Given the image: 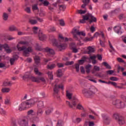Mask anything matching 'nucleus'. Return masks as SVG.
Segmentation results:
<instances>
[{
    "mask_svg": "<svg viewBox=\"0 0 126 126\" xmlns=\"http://www.w3.org/2000/svg\"><path fill=\"white\" fill-rule=\"evenodd\" d=\"M66 95L67 98H68L69 100H70L71 101V102L66 101V104L68 105L69 107H70L71 109H73V110H74V109H75V107H76V105L78 104V99H77L76 97H71L72 96V94L68 93V91H66Z\"/></svg>",
    "mask_w": 126,
    "mask_h": 126,
    "instance_id": "1",
    "label": "nucleus"
},
{
    "mask_svg": "<svg viewBox=\"0 0 126 126\" xmlns=\"http://www.w3.org/2000/svg\"><path fill=\"white\" fill-rule=\"evenodd\" d=\"M98 91V89L94 86H91L90 88H85L82 90V93L85 96L88 97L92 95H95L96 92Z\"/></svg>",
    "mask_w": 126,
    "mask_h": 126,
    "instance_id": "2",
    "label": "nucleus"
},
{
    "mask_svg": "<svg viewBox=\"0 0 126 126\" xmlns=\"http://www.w3.org/2000/svg\"><path fill=\"white\" fill-rule=\"evenodd\" d=\"M114 119L117 121L118 123L120 126H123L126 124V120H125V118L123 116H120L118 114H115L113 116Z\"/></svg>",
    "mask_w": 126,
    "mask_h": 126,
    "instance_id": "3",
    "label": "nucleus"
},
{
    "mask_svg": "<svg viewBox=\"0 0 126 126\" xmlns=\"http://www.w3.org/2000/svg\"><path fill=\"white\" fill-rule=\"evenodd\" d=\"M83 2L84 4L82 5L81 7L82 8H85V10H82L81 9L78 10V13L79 14H85V13L87 12V9L85 7H86V5H87L90 2H88V0H83Z\"/></svg>",
    "mask_w": 126,
    "mask_h": 126,
    "instance_id": "4",
    "label": "nucleus"
},
{
    "mask_svg": "<svg viewBox=\"0 0 126 126\" xmlns=\"http://www.w3.org/2000/svg\"><path fill=\"white\" fill-rule=\"evenodd\" d=\"M38 101L39 99L38 98H34L28 100L26 103L28 106V108H30L31 107H32V106H34V105Z\"/></svg>",
    "mask_w": 126,
    "mask_h": 126,
    "instance_id": "5",
    "label": "nucleus"
},
{
    "mask_svg": "<svg viewBox=\"0 0 126 126\" xmlns=\"http://www.w3.org/2000/svg\"><path fill=\"white\" fill-rule=\"evenodd\" d=\"M17 49L19 52H22V51H24V50H26L29 53H32V52H33V49H32V47H29L28 48H26V46L20 47V45H19V44H17Z\"/></svg>",
    "mask_w": 126,
    "mask_h": 126,
    "instance_id": "6",
    "label": "nucleus"
},
{
    "mask_svg": "<svg viewBox=\"0 0 126 126\" xmlns=\"http://www.w3.org/2000/svg\"><path fill=\"white\" fill-rule=\"evenodd\" d=\"M18 123L21 126H28V118L27 117H24L19 120Z\"/></svg>",
    "mask_w": 126,
    "mask_h": 126,
    "instance_id": "7",
    "label": "nucleus"
},
{
    "mask_svg": "<svg viewBox=\"0 0 126 126\" xmlns=\"http://www.w3.org/2000/svg\"><path fill=\"white\" fill-rule=\"evenodd\" d=\"M53 45L59 49L60 51H62V50H64V49H65V47H66V45L59 43L58 42H57V40H55V42L53 43Z\"/></svg>",
    "mask_w": 126,
    "mask_h": 126,
    "instance_id": "8",
    "label": "nucleus"
},
{
    "mask_svg": "<svg viewBox=\"0 0 126 126\" xmlns=\"http://www.w3.org/2000/svg\"><path fill=\"white\" fill-rule=\"evenodd\" d=\"M45 51L47 53V55L49 56V57H54V56L56 55V52H55V50L53 49L47 47L45 49Z\"/></svg>",
    "mask_w": 126,
    "mask_h": 126,
    "instance_id": "9",
    "label": "nucleus"
},
{
    "mask_svg": "<svg viewBox=\"0 0 126 126\" xmlns=\"http://www.w3.org/2000/svg\"><path fill=\"white\" fill-rule=\"evenodd\" d=\"M79 32V31H78L77 30V29L74 28L73 29L72 33H73V38L74 39V40H76V41L79 40V38L78 37V36H77Z\"/></svg>",
    "mask_w": 126,
    "mask_h": 126,
    "instance_id": "10",
    "label": "nucleus"
},
{
    "mask_svg": "<svg viewBox=\"0 0 126 126\" xmlns=\"http://www.w3.org/2000/svg\"><path fill=\"white\" fill-rule=\"evenodd\" d=\"M60 88L62 89V90H63V84H61L59 85L56 84L54 88V91L55 93L58 94L59 93V89H60Z\"/></svg>",
    "mask_w": 126,
    "mask_h": 126,
    "instance_id": "11",
    "label": "nucleus"
},
{
    "mask_svg": "<svg viewBox=\"0 0 126 126\" xmlns=\"http://www.w3.org/2000/svg\"><path fill=\"white\" fill-rule=\"evenodd\" d=\"M27 108H28V105H27L26 102H23L19 105V111H24V110H26Z\"/></svg>",
    "mask_w": 126,
    "mask_h": 126,
    "instance_id": "12",
    "label": "nucleus"
},
{
    "mask_svg": "<svg viewBox=\"0 0 126 126\" xmlns=\"http://www.w3.org/2000/svg\"><path fill=\"white\" fill-rule=\"evenodd\" d=\"M114 30L115 33L118 34V35H122L123 34V31H122V27L121 26H115L114 28Z\"/></svg>",
    "mask_w": 126,
    "mask_h": 126,
    "instance_id": "13",
    "label": "nucleus"
},
{
    "mask_svg": "<svg viewBox=\"0 0 126 126\" xmlns=\"http://www.w3.org/2000/svg\"><path fill=\"white\" fill-rule=\"evenodd\" d=\"M3 49H4L5 52L8 54H10L12 52V50L9 48V46L7 44H3Z\"/></svg>",
    "mask_w": 126,
    "mask_h": 126,
    "instance_id": "14",
    "label": "nucleus"
},
{
    "mask_svg": "<svg viewBox=\"0 0 126 126\" xmlns=\"http://www.w3.org/2000/svg\"><path fill=\"white\" fill-rule=\"evenodd\" d=\"M87 16L89 18L88 20H89L90 18L91 20L94 21V22H97V19L96 18V17H94V16L92 15V14L88 13L87 14Z\"/></svg>",
    "mask_w": 126,
    "mask_h": 126,
    "instance_id": "15",
    "label": "nucleus"
},
{
    "mask_svg": "<svg viewBox=\"0 0 126 126\" xmlns=\"http://www.w3.org/2000/svg\"><path fill=\"white\" fill-rule=\"evenodd\" d=\"M52 112H53V108H52V107H47L45 109V114L46 116H49V115H51L52 113Z\"/></svg>",
    "mask_w": 126,
    "mask_h": 126,
    "instance_id": "16",
    "label": "nucleus"
},
{
    "mask_svg": "<svg viewBox=\"0 0 126 126\" xmlns=\"http://www.w3.org/2000/svg\"><path fill=\"white\" fill-rule=\"evenodd\" d=\"M30 79L32 82H36V83H39V77H34L33 76H31Z\"/></svg>",
    "mask_w": 126,
    "mask_h": 126,
    "instance_id": "17",
    "label": "nucleus"
},
{
    "mask_svg": "<svg viewBox=\"0 0 126 126\" xmlns=\"http://www.w3.org/2000/svg\"><path fill=\"white\" fill-rule=\"evenodd\" d=\"M88 16H87V14L83 16V19L80 20V23H86V22L85 21H88Z\"/></svg>",
    "mask_w": 126,
    "mask_h": 126,
    "instance_id": "18",
    "label": "nucleus"
},
{
    "mask_svg": "<svg viewBox=\"0 0 126 126\" xmlns=\"http://www.w3.org/2000/svg\"><path fill=\"white\" fill-rule=\"evenodd\" d=\"M38 36L40 41H43L46 38V36L45 34H43V32L41 31H39L38 32Z\"/></svg>",
    "mask_w": 126,
    "mask_h": 126,
    "instance_id": "19",
    "label": "nucleus"
},
{
    "mask_svg": "<svg viewBox=\"0 0 126 126\" xmlns=\"http://www.w3.org/2000/svg\"><path fill=\"white\" fill-rule=\"evenodd\" d=\"M34 72L36 74V75H38V76H42L44 75V73L39 71V69L38 68H35L34 69Z\"/></svg>",
    "mask_w": 126,
    "mask_h": 126,
    "instance_id": "20",
    "label": "nucleus"
},
{
    "mask_svg": "<svg viewBox=\"0 0 126 126\" xmlns=\"http://www.w3.org/2000/svg\"><path fill=\"white\" fill-rule=\"evenodd\" d=\"M43 114H44V111H43V109L42 108H38L36 115L38 117H42L43 116Z\"/></svg>",
    "mask_w": 126,
    "mask_h": 126,
    "instance_id": "21",
    "label": "nucleus"
},
{
    "mask_svg": "<svg viewBox=\"0 0 126 126\" xmlns=\"http://www.w3.org/2000/svg\"><path fill=\"white\" fill-rule=\"evenodd\" d=\"M9 31L10 32H13L14 31H18V29L16 28V27L14 25H12L10 27H9Z\"/></svg>",
    "mask_w": 126,
    "mask_h": 126,
    "instance_id": "22",
    "label": "nucleus"
},
{
    "mask_svg": "<svg viewBox=\"0 0 126 126\" xmlns=\"http://www.w3.org/2000/svg\"><path fill=\"white\" fill-rule=\"evenodd\" d=\"M37 102H38V103H37L38 109H42L44 108V102H43L42 101H39V99H38V101Z\"/></svg>",
    "mask_w": 126,
    "mask_h": 126,
    "instance_id": "23",
    "label": "nucleus"
},
{
    "mask_svg": "<svg viewBox=\"0 0 126 126\" xmlns=\"http://www.w3.org/2000/svg\"><path fill=\"white\" fill-rule=\"evenodd\" d=\"M94 52H95V50L94 49V48H92L91 46H89L88 47V51L87 53L89 55H90V54H92V53H94Z\"/></svg>",
    "mask_w": 126,
    "mask_h": 126,
    "instance_id": "24",
    "label": "nucleus"
},
{
    "mask_svg": "<svg viewBox=\"0 0 126 126\" xmlns=\"http://www.w3.org/2000/svg\"><path fill=\"white\" fill-rule=\"evenodd\" d=\"M102 64L103 65H104V66L106 67V68L107 69H112V67H111V65H110L107 62H103L102 63Z\"/></svg>",
    "mask_w": 126,
    "mask_h": 126,
    "instance_id": "25",
    "label": "nucleus"
},
{
    "mask_svg": "<svg viewBox=\"0 0 126 126\" xmlns=\"http://www.w3.org/2000/svg\"><path fill=\"white\" fill-rule=\"evenodd\" d=\"M29 22L32 25H35V24H37V23H38V22L37 21V20H33L31 19H29Z\"/></svg>",
    "mask_w": 126,
    "mask_h": 126,
    "instance_id": "26",
    "label": "nucleus"
},
{
    "mask_svg": "<svg viewBox=\"0 0 126 126\" xmlns=\"http://www.w3.org/2000/svg\"><path fill=\"white\" fill-rule=\"evenodd\" d=\"M116 108H118L119 109H121L122 108H125V103L121 101V102L120 103V104H118L117 105V106H116Z\"/></svg>",
    "mask_w": 126,
    "mask_h": 126,
    "instance_id": "27",
    "label": "nucleus"
},
{
    "mask_svg": "<svg viewBox=\"0 0 126 126\" xmlns=\"http://www.w3.org/2000/svg\"><path fill=\"white\" fill-rule=\"evenodd\" d=\"M35 63L36 64H38L40 63V57L38 56H35L34 57Z\"/></svg>",
    "mask_w": 126,
    "mask_h": 126,
    "instance_id": "28",
    "label": "nucleus"
},
{
    "mask_svg": "<svg viewBox=\"0 0 126 126\" xmlns=\"http://www.w3.org/2000/svg\"><path fill=\"white\" fill-rule=\"evenodd\" d=\"M48 75V77L50 80H53L54 79V76L53 75V72L49 71L47 73Z\"/></svg>",
    "mask_w": 126,
    "mask_h": 126,
    "instance_id": "29",
    "label": "nucleus"
},
{
    "mask_svg": "<svg viewBox=\"0 0 126 126\" xmlns=\"http://www.w3.org/2000/svg\"><path fill=\"white\" fill-rule=\"evenodd\" d=\"M56 67V64H48L47 65V68L48 69H50L51 70L52 69H54Z\"/></svg>",
    "mask_w": 126,
    "mask_h": 126,
    "instance_id": "30",
    "label": "nucleus"
},
{
    "mask_svg": "<svg viewBox=\"0 0 126 126\" xmlns=\"http://www.w3.org/2000/svg\"><path fill=\"white\" fill-rule=\"evenodd\" d=\"M82 59V60H79L78 63L79 64H83V63H84V62L86 60V57H85V56H83Z\"/></svg>",
    "mask_w": 126,
    "mask_h": 126,
    "instance_id": "31",
    "label": "nucleus"
},
{
    "mask_svg": "<svg viewBox=\"0 0 126 126\" xmlns=\"http://www.w3.org/2000/svg\"><path fill=\"white\" fill-rule=\"evenodd\" d=\"M57 74L58 77H61V76L63 75V71L62 70V69H58L57 72Z\"/></svg>",
    "mask_w": 126,
    "mask_h": 126,
    "instance_id": "32",
    "label": "nucleus"
},
{
    "mask_svg": "<svg viewBox=\"0 0 126 126\" xmlns=\"http://www.w3.org/2000/svg\"><path fill=\"white\" fill-rule=\"evenodd\" d=\"M63 126V121L62 120H58L56 126Z\"/></svg>",
    "mask_w": 126,
    "mask_h": 126,
    "instance_id": "33",
    "label": "nucleus"
},
{
    "mask_svg": "<svg viewBox=\"0 0 126 126\" xmlns=\"http://www.w3.org/2000/svg\"><path fill=\"white\" fill-rule=\"evenodd\" d=\"M92 65L90 64H88L86 66V72L87 74H89L90 73V67H91Z\"/></svg>",
    "mask_w": 126,
    "mask_h": 126,
    "instance_id": "34",
    "label": "nucleus"
},
{
    "mask_svg": "<svg viewBox=\"0 0 126 126\" xmlns=\"http://www.w3.org/2000/svg\"><path fill=\"white\" fill-rule=\"evenodd\" d=\"M3 19L4 21H6L8 19V14L6 13H3Z\"/></svg>",
    "mask_w": 126,
    "mask_h": 126,
    "instance_id": "35",
    "label": "nucleus"
},
{
    "mask_svg": "<svg viewBox=\"0 0 126 126\" xmlns=\"http://www.w3.org/2000/svg\"><path fill=\"white\" fill-rule=\"evenodd\" d=\"M120 103H121V100H116L113 101V104L114 105V106H116V107H117L118 105H119V104H120Z\"/></svg>",
    "mask_w": 126,
    "mask_h": 126,
    "instance_id": "36",
    "label": "nucleus"
},
{
    "mask_svg": "<svg viewBox=\"0 0 126 126\" xmlns=\"http://www.w3.org/2000/svg\"><path fill=\"white\" fill-rule=\"evenodd\" d=\"M40 80L43 83H46V80L44 77H38V83H40Z\"/></svg>",
    "mask_w": 126,
    "mask_h": 126,
    "instance_id": "37",
    "label": "nucleus"
},
{
    "mask_svg": "<svg viewBox=\"0 0 126 126\" xmlns=\"http://www.w3.org/2000/svg\"><path fill=\"white\" fill-rule=\"evenodd\" d=\"M2 92H3L4 93H8L9 91H10V89L8 88H3L1 90Z\"/></svg>",
    "mask_w": 126,
    "mask_h": 126,
    "instance_id": "38",
    "label": "nucleus"
},
{
    "mask_svg": "<svg viewBox=\"0 0 126 126\" xmlns=\"http://www.w3.org/2000/svg\"><path fill=\"white\" fill-rule=\"evenodd\" d=\"M78 37H80L81 36V35L82 36H83L84 37H85V36H86V33H85L84 32H78V34H77Z\"/></svg>",
    "mask_w": 126,
    "mask_h": 126,
    "instance_id": "39",
    "label": "nucleus"
},
{
    "mask_svg": "<svg viewBox=\"0 0 126 126\" xmlns=\"http://www.w3.org/2000/svg\"><path fill=\"white\" fill-rule=\"evenodd\" d=\"M59 9L60 10H61L62 11H64V10H65V6L63 5H59Z\"/></svg>",
    "mask_w": 126,
    "mask_h": 126,
    "instance_id": "40",
    "label": "nucleus"
},
{
    "mask_svg": "<svg viewBox=\"0 0 126 126\" xmlns=\"http://www.w3.org/2000/svg\"><path fill=\"white\" fill-rule=\"evenodd\" d=\"M35 50H36V51H42L43 48L42 47H41V46H39V44L36 43V46H35Z\"/></svg>",
    "mask_w": 126,
    "mask_h": 126,
    "instance_id": "41",
    "label": "nucleus"
},
{
    "mask_svg": "<svg viewBox=\"0 0 126 126\" xmlns=\"http://www.w3.org/2000/svg\"><path fill=\"white\" fill-rule=\"evenodd\" d=\"M48 32H55L56 28L54 27H49L48 30Z\"/></svg>",
    "mask_w": 126,
    "mask_h": 126,
    "instance_id": "42",
    "label": "nucleus"
},
{
    "mask_svg": "<svg viewBox=\"0 0 126 126\" xmlns=\"http://www.w3.org/2000/svg\"><path fill=\"white\" fill-rule=\"evenodd\" d=\"M30 77H31V76H30L29 73H27L23 76V78L24 80H25V79H27V78H30Z\"/></svg>",
    "mask_w": 126,
    "mask_h": 126,
    "instance_id": "43",
    "label": "nucleus"
},
{
    "mask_svg": "<svg viewBox=\"0 0 126 126\" xmlns=\"http://www.w3.org/2000/svg\"><path fill=\"white\" fill-rule=\"evenodd\" d=\"M23 56L24 57H29V52H28L26 49L23 50Z\"/></svg>",
    "mask_w": 126,
    "mask_h": 126,
    "instance_id": "44",
    "label": "nucleus"
},
{
    "mask_svg": "<svg viewBox=\"0 0 126 126\" xmlns=\"http://www.w3.org/2000/svg\"><path fill=\"white\" fill-rule=\"evenodd\" d=\"M3 85L4 86H11V85H12V83L11 82H4L3 83Z\"/></svg>",
    "mask_w": 126,
    "mask_h": 126,
    "instance_id": "45",
    "label": "nucleus"
},
{
    "mask_svg": "<svg viewBox=\"0 0 126 126\" xmlns=\"http://www.w3.org/2000/svg\"><path fill=\"white\" fill-rule=\"evenodd\" d=\"M108 84H111V85H113V86H114L115 88L117 87V86H118V84L116 82H111V81H109L108 83Z\"/></svg>",
    "mask_w": 126,
    "mask_h": 126,
    "instance_id": "46",
    "label": "nucleus"
},
{
    "mask_svg": "<svg viewBox=\"0 0 126 126\" xmlns=\"http://www.w3.org/2000/svg\"><path fill=\"white\" fill-rule=\"evenodd\" d=\"M81 121V118H76L75 120H73V122L75 124H79Z\"/></svg>",
    "mask_w": 126,
    "mask_h": 126,
    "instance_id": "47",
    "label": "nucleus"
},
{
    "mask_svg": "<svg viewBox=\"0 0 126 126\" xmlns=\"http://www.w3.org/2000/svg\"><path fill=\"white\" fill-rule=\"evenodd\" d=\"M32 31L34 34H37L38 33V27H33L32 28Z\"/></svg>",
    "mask_w": 126,
    "mask_h": 126,
    "instance_id": "48",
    "label": "nucleus"
},
{
    "mask_svg": "<svg viewBox=\"0 0 126 126\" xmlns=\"http://www.w3.org/2000/svg\"><path fill=\"white\" fill-rule=\"evenodd\" d=\"M45 16H46V12H45L43 11H41L40 12L39 16L40 17H44Z\"/></svg>",
    "mask_w": 126,
    "mask_h": 126,
    "instance_id": "49",
    "label": "nucleus"
},
{
    "mask_svg": "<svg viewBox=\"0 0 126 126\" xmlns=\"http://www.w3.org/2000/svg\"><path fill=\"white\" fill-rule=\"evenodd\" d=\"M42 3H43L44 6H48L50 4V2L47 0H43Z\"/></svg>",
    "mask_w": 126,
    "mask_h": 126,
    "instance_id": "50",
    "label": "nucleus"
},
{
    "mask_svg": "<svg viewBox=\"0 0 126 126\" xmlns=\"http://www.w3.org/2000/svg\"><path fill=\"white\" fill-rule=\"evenodd\" d=\"M74 63V62L73 61L71 62H66L65 63V65H71V64H73Z\"/></svg>",
    "mask_w": 126,
    "mask_h": 126,
    "instance_id": "51",
    "label": "nucleus"
},
{
    "mask_svg": "<svg viewBox=\"0 0 126 126\" xmlns=\"http://www.w3.org/2000/svg\"><path fill=\"white\" fill-rule=\"evenodd\" d=\"M110 80L112 81H118L119 79H118L116 77H111L110 78Z\"/></svg>",
    "mask_w": 126,
    "mask_h": 126,
    "instance_id": "52",
    "label": "nucleus"
},
{
    "mask_svg": "<svg viewBox=\"0 0 126 126\" xmlns=\"http://www.w3.org/2000/svg\"><path fill=\"white\" fill-rule=\"evenodd\" d=\"M114 72H115V71L113 70H109L106 71L107 74H110V75L113 74V73H114Z\"/></svg>",
    "mask_w": 126,
    "mask_h": 126,
    "instance_id": "53",
    "label": "nucleus"
},
{
    "mask_svg": "<svg viewBox=\"0 0 126 126\" xmlns=\"http://www.w3.org/2000/svg\"><path fill=\"white\" fill-rule=\"evenodd\" d=\"M117 60L119 63H126V62H125V61H124V60L121 58H117Z\"/></svg>",
    "mask_w": 126,
    "mask_h": 126,
    "instance_id": "54",
    "label": "nucleus"
},
{
    "mask_svg": "<svg viewBox=\"0 0 126 126\" xmlns=\"http://www.w3.org/2000/svg\"><path fill=\"white\" fill-rule=\"evenodd\" d=\"M104 8H105V9H109L110 8V4L109 3H105L104 5Z\"/></svg>",
    "mask_w": 126,
    "mask_h": 126,
    "instance_id": "55",
    "label": "nucleus"
},
{
    "mask_svg": "<svg viewBox=\"0 0 126 126\" xmlns=\"http://www.w3.org/2000/svg\"><path fill=\"white\" fill-rule=\"evenodd\" d=\"M75 68H76L77 72H78L79 71V64H75Z\"/></svg>",
    "mask_w": 126,
    "mask_h": 126,
    "instance_id": "56",
    "label": "nucleus"
},
{
    "mask_svg": "<svg viewBox=\"0 0 126 126\" xmlns=\"http://www.w3.org/2000/svg\"><path fill=\"white\" fill-rule=\"evenodd\" d=\"M33 10H37L39 11V8H38V6L37 5H34L32 6Z\"/></svg>",
    "mask_w": 126,
    "mask_h": 126,
    "instance_id": "57",
    "label": "nucleus"
},
{
    "mask_svg": "<svg viewBox=\"0 0 126 126\" xmlns=\"http://www.w3.org/2000/svg\"><path fill=\"white\" fill-rule=\"evenodd\" d=\"M94 69L95 71H99L100 70V67L97 66V65H94Z\"/></svg>",
    "mask_w": 126,
    "mask_h": 126,
    "instance_id": "58",
    "label": "nucleus"
},
{
    "mask_svg": "<svg viewBox=\"0 0 126 126\" xmlns=\"http://www.w3.org/2000/svg\"><path fill=\"white\" fill-rule=\"evenodd\" d=\"M76 108L78 109V110H83V106H82L81 104H78Z\"/></svg>",
    "mask_w": 126,
    "mask_h": 126,
    "instance_id": "59",
    "label": "nucleus"
},
{
    "mask_svg": "<svg viewBox=\"0 0 126 126\" xmlns=\"http://www.w3.org/2000/svg\"><path fill=\"white\" fill-rule=\"evenodd\" d=\"M93 38H94V37L93 36L91 38L85 37V41H86L87 42H88L89 41H92V40H93Z\"/></svg>",
    "mask_w": 126,
    "mask_h": 126,
    "instance_id": "60",
    "label": "nucleus"
},
{
    "mask_svg": "<svg viewBox=\"0 0 126 126\" xmlns=\"http://www.w3.org/2000/svg\"><path fill=\"white\" fill-rule=\"evenodd\" d=\"M33 113H34V110L31 109L28 111L27 115H33Z\"/></svg>",
    "mask_w": 126,
    "mask_h": 126,
    "instance_id": "61",
    "label": "nucleus"
},
{
    "mask_svg": "<svg viewBox=\"0 0 126 126\" xmlns=\"http://www.w3.org/2000/svg\"><path fill=\"white\" fill-rule=\"evenodd\" d=\"M25 11H26V12H27L28 13H31V9H30V7H27L25 9Z\"/></svg>",
    "mask_w": 126,
    "mask_h": 126,
    "instance_id": "62",
    "label": "nucleus"
},
{
    "mask_svg": "<svg viewBox=\"0 0 126 126\" xmlns=\"http://www.w3.org/2000/svg\"><path fill=\"white\" fill-rule=\"evenodd\" d=\"M57 66H58V67L59 68L63 67L64 66V65L62 63H58Z\"/></svg>",
    "mask_w": 126,
    "mask_h": 126,
    "instance_id": "63",
    "label": "nucleus"
},
{
    "mask_svg": "<svg viewBox=\"0 0 126 126\" xmlns=\"http://www.w3.org/2000/svg\"><path fill=\"white\" fill-rule=\"evenodd\" d=\"M36 19H37V21H39V22H43L44 21V20L42 18H39V17H36Z\"/></svg>",
    "mask_w": 126,
    "mask_h": 126,
    "instance_id": "64",
    "label": "nucleus"
}]
</instances>
